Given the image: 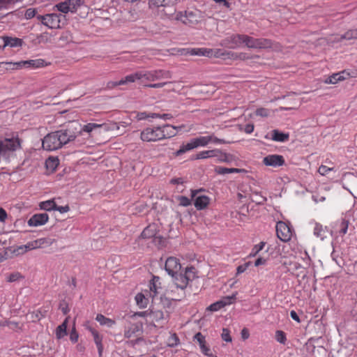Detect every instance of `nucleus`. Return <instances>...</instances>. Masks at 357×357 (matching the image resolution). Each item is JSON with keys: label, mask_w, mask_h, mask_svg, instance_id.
Here are the masks:
<instances>
[{"label": "nucleus", "mask_w": 357, "mask_h": 357, "mask_svg": "<svg viewBox=\"0 0 357 357\" xmlns=\"http://www.w3.org/2000/svg\"><path fill=\"white\" fill-rule=\"evenodd\" d=\"M56 207V204L55 203L54 199H50V200H47L45 202H42L40 204V208L43 210L47 211H50L52 210L55 211Z\"/></svg>", "instance_id": "obj_34"}, {"label": "nucleus", "mask_w": 357, "mask_h": 357, "mask_svg": "<svg viewBox=\"0 0 357 357\" xmlns=\"http://www.w3.org/2000/svg\"><path fill=\"white\" fill-rule=\"evenodd\" d=\"M24 63H25V61H21L15 62V63L9 62V63H6V64L12 66V68L14 69V68H22L23 67L26 68V64Z\"/></svg>", "instance_id": "obj_51"}, {"label": "nucleus", "mask_w": 357, "mask_h": 357, "mask_svg": "<svg viewBox=\"0 0 357 357\" xmlns=\"http://www.w3.org/2000/svg\"><path fill=\"white\" fill-rule=\"evenodd\" d=\"M78 126V123L74 121L69 123L64 129L47 134L43 139V148L49 151H55L75 140L79 132Z\"/></svg>", "instance_id": "obj_1"}, {"label": "nucleus", "mask_w": 357, "mask_h": 357, "mask_svg": "<svg viewBox=\"0 0 357 357\" xmlns=\"http://www.w3.org/2000/svg\"><path fill=\"white\" fill-rule=\"evenodd\" d=\"M178 339L176 335L174 333L172 335L171 338L169 340V345L171 347H174L178 344Z\"/></svg>", "instance_id": "obj_64"}, {"label": "nucleus", "mask_w": 357, "mask_h": 357, "mask_svg": "<svg viewBox=\"0 0 357 357\" xmlns=\"http://www.w3.org/2000/svg\"><path fill=\"white\" fill-rule=\"evenodd\" d=\"M195 148H196V145L195 144V142L192 139L187 144L182 145L180 149L174 153V155L176 156H179L186 151H190Z\"/></svg>", "instance_id": "obj_30"}, {"label": "nucleus", "mask_w": 357, "mask_h": 357, "mask_svg": "<svg viewBox=\"0 0 357 357\" xmlns=\"http://www.w3.org/2000/svg\"><path fill=\"white\" fill-rule=\"evenodd\" d=\"M77 127L78 134H82L83 132L88 133L89 135L94 137L98 135L105 134L108 132H113L114 135H121L119 131V126L116 123H102L98 124L96 123H89L82 127L79 124Z\"/></svg>", "instance_id": "obj_2"}, {"label": "nucleus", "mask_w": 357, "mask_h": 357, "mask_svg": "<svg viewBox=\"0 0 357 357\" xmlns=\"http://www.w3.org/2000/svg\"><path fill=\"white\" fill-rule=\"evenodd\" d=\"M185 128L184 125L180 126H173L169 124L160 127L162 134L164 135L163 139L170 138L176 135L178 131H181Z\"/></svg>", "instance_id": "obj_16"}, {"label": "nucleus", "mask_w": 357, "mask_h": 357, "mask_svg": "<svg viewBox=\"0 0 357 357\" xmlns=\"http://www.w3.org/2000/svg\"><path fill=\"white\" fill-rule=\"evenodd\" d=\"M2 39L4 43V46L19 47L22 45V40L18 38L3 36Z\"/></svg>", "instance_id": "obj_24"}, {"label": "nucleus", "mask_w": 357, "mask_h": 357, "mask_svg": "<svg viewBox=\"0 0 357 357\" xmlns=\"http://www.w3.org/2000/svg\"><path fill=\"white\" fill-rule=\"evenodd\" d=\"M135 80H140L139 71V72H136L135 73L127 75L123 79H121L119 81V84H121V85L126 84H128V83H132Z\"/></svg>", "instance_id": "obj_31"}, {"label": "nucleus", "mask_w": 357, "mask_h": 357, "mask_svg": "<svg viewBox=\"0 0 357 357\" xmlns=\"http://www.w3.org/2000/svg\"><path fill=\"white\" fill-rule=\"evenodd\" d=\"M222 338L224 341L227 342H231V337L230 336L229 331L227 328H223L222 333Z\"/></svg>", "instance_id": "obj_50"}, {"label": "nucleus", "mask_w": 357, "mask_h": 357, "mask_svg": "<svg viewBox=\"0 0 357 357\" xmlns=\"http://www.w3.org/2000/svg\"><path fill=\"white\" fill-rule=\"evenodd\" d=\"M45 314H43L40 310L29 312L26 314V319L30 322H36L40 320Z\"/></svg>", "instance_id": "obj_27"}, {"label": "nucleus", "mask_w": 357, "mask_h": 357, "mask_svg": "<svg viewBox=\"0 0 357 357\" xmlns=\"http://www.w3.org/2000/svg\"><path fill=\"white\" fill-rule=\"evenodd\" d=\"M70 317H67L63 322L56 329V337L57 339H61L67 335V326Z\"/></svg>", "instance_id": "obj_20"}, {"label": "nucleus", "mask_w": 357, "mask_h": 357, "mask_svg": "<svg viewBox=\"0 0 357 357\" xmlns=\"http://www.w3.org/2000/svg\"><path fill=\"white\" fill-rule=\"evenodd\" d=\"M333 170V168H330V167H328L325 165H321L319 167V169H318V172L321 174V175H326L327 174V173L330 171Z\"/></svg>", "instance_id": "obj_57"}, {"label": "nucleus", "mask_w": 357, "mask_h": 357, "mask_svg": "<svg viewBox=\"0 0 357 357\" xmlns=\"http://www.w3.org/2000/svg\"><path fill=\"white\" fill-rule=\"evenodd\" d=\"M165 267L168 274L174 277L181 270V266L178 259L170 257L166 260Z\"/></svg>", "instance_id": "obj_12"}, {"label": "nucleus", "mask_w": 357, "mask_h": 357, "mask_svg": "<svg viewBox=\"0 0 357 357\" xmlns=\"http://www.w3.org/2000/svg\"><path fill=\"white\" fill-rule=\"evenodd\" d=\"M58 165H59V160L56 158H50L46 161V166H47V167L48 169H51L52 170L56 169V167H57Z\"/></svg>", "instance_id": "obj_47"}, {"label": "nucleus", "mask_w": 357, "mask_h": 357, "mask_svg": "<svg viewBox=\"0 0 357 357\" xmlns=\"http://www.w3.org/2000/svg\"><path fill=\"white\" fill-rule=\"evenodd\" d=\"M264 242H261L259 244L255 245L250 255L255 256L259 251H261L264 248Z\"/></svg>", "instance_id": "obj_52"}, {"label": "nucleus", "mask_w": 357, "mask_h": 357, "mask_svg": "<svg viewBox=\"0 0 357 357\" xmlns=\"http://www.w3.org/2000/svg\"><path fill=\"white\" fill-rule=\"evenodd\" d=\"M44 61L41 59L25 61L26 68H38L43 66Z\"/></svg>", "instance_id": "obj_42"}, {"label": "nucleus", "mask_w": 357, "mask_h": 357, "mask_svg": "<svg viewBox=\"0 0 357 357\" xmlns=\"http://www.w3.org/2000/svg\"><path fill=\"white\" fill-rule=\"evenodd\" d=\"M215 172L218 174H226L231 173H239V172H245V170L243 169H238V168H227L222 167H217L215 169Z\"/></svg>", "instance_id": "obj_25"}, {"label": "nucleus", "mask_w": 357, "mask_h": 357, "mask_svg": "<svg viewBox=\"0 0 357 357\" xmlns=\"http://www.w3.org/2000/svg\"><path fill=\"white\" fill-rule=\"evenodd\" d=\"M138 331L137 327L135 326L134 328H130L128 330L125 331L124 336L126 338H130L132 335L135 333V331Z\"/></svg>", "instance_id": "obj_59"}, {"label": "nucleus", "mask_w": 357, "mask_h": 357, "mask_svg": "<svg viewBox=\"0 0 357 357\" xmlns=\"http://www.w3.org/2000/svg\"><path fill=\"white\" fill-rule=\"evenodd\" d=\"M252 202H255L258 205H262L266 202V197L262 196L258 192H253L250 195Z\"/></svg>", "instance_id": "obj_33"}, {"label": "nucleus", "mask_w": 357, "mask_h": 357, "mask_svg": "<svg viewBox=\"0 0 357 357\" xmlns=\"http://www.w3.org/2000/svg\"><path fill=\"white\" fill-rule=\"evenodd\" d=\"M81 2V0H66L56 4L54 8L62 13H75Z\"/></svg>", "instance_id": "obj_7"}, {"label": "nucleus", "mask_w": 357, "mask_h": 357, "mask_svg": "<svg viewBox=\"0 0 357 357\" xmlns=\"http://www.w3.org/2000/svg\"><path fill=\"white\" fill-rule=\"evenodd\" d=\"M223 56H227L229 59L232 60H237V53L234 52H225L222 54Z\"/></svg>", "instance_id": "obj_61"}, {"label": "nucleus", "mask_w": 357, "mask_h": 357, "mask_svg": "<svg viewBox=\"0 0 357 357\" xmlns=\"http://www.w3.org/2000/svg\"><path fill=\"white\" fill-rule=\"evenodd\" d=\"M244 34H234L222 40L221 45L228 48L235 49L239 47L245 41Z\"/></svg>", "instance_id": "obj_8"}, {"label": "nucleus", "mask_w": 357, "mask_h": 357, "mask_svg": "<svg viewBox=\"0 0 357 357\" xmlns=\"http://www.w3.org/2000/svg\"><path fill=\"white\" fill-rule=\"evenodd\" d=\"M24 278V276L22 275L20 272H14L8 275L6 278V281L8 282H17L20 280Z\"/></svg>", "instance_id": "obj_41"}, {"label": "nucleus", "mask_w": 357, "mask_h": 357, "mask_svg": "<svg viewBox=\"0 0 357 357\" xmlns=\"http://www.w3.org/2000/svg\"><path fill=\"white\" fill-rule=\"evenodd\" d=\"M149 316L153 321L156 322H158L164 319L163 312L159 310H151L149 313Z\"/></svg>", "instance_id": "obj_35"}, {"label": "nucleus", "mask_w": 357, "mask_h": 357, "mask_svg": "<svg viewBox=\"0 0 357 357\" xmlns=\"http://www.w3.org/2000/svg\"><path fill=\"white\" fill-rule=\"evenodd\" d=\"M213 135L210 136H203L199 137L195 139H193V141L195 142V144L196 145V148L198 146H206L210 142L212 141Z\"/></svg>", "instance_id": "obj_29"}, {"label": "nucleus", "mask_w": 357, "mask_h": 357, "mask_svg": "<svg viewBox=\"0 0 357 357\" xmlns=\"http://www.w3.org/2000/svg\"><path fill=\"white\" fill-rule=\"evenodd\" d=\"M51 243L49 242L46 238H40L36 241L29 242L27 244L24 245L26 252L33 249L42 248L44 245H50Z\"/></svg>", "instance_id": "obj_19"}, {"label": "nucleus", "mask_w": 357, "mask_h": 357, "mask_svg": "<svg viewBox=\"0 0 357 357\" xmlns=\"http://www.w3.org/2000/svg\"><path fill=\"white\" fill-rule=\"evenodd\" d=\"M197 191L192 190V198L194 199V205L197 210L205 208L209 204V198L205 195L196 197Z\"/></svg>", "instance_id": "obj_15"}, {"label": "nucleus", "mask_w": 357, "mask_h": 357, "mask_svg": "<svg viewBox=\"0 0 357 357\" xmlns=\"http://www.w3.org/2000/svg\"><path fill=\"white\" fill-rule=\"evenodd\" d=\"M155 235L154 226H149L142 232L141 236L143 238H153Z\"/></svg>", "instance_id": "obj_37"}, {"label": "nucleus", "mask_w": 357, "mask_h": 357, "mask_svg": "<svg viewBox=\"0 0 357 357\" xmlns=\"http://www.w3.org/2000/svg\"><path fill=\"white\" fill-rule=\"evenodd\" d=\"M342 40H357V28L351 29L346 31L344 34L340 36L337 41H341Z\"/></svg>", "instance_id": "obj_26"}, {"label": "nucleus", "mask_w": 357, "mask_h": 357, "mask_svg": "<svg viewBox=\"0 0 357 357\" xmlns=\"http://www.w3.org/2000/svg\"><path fill=\"white\" fill-rule=\"evenodd\" d=\"M78 333L76 331L75 326L73 327L72 331L70 334V339L73 342H76L78 340Z\"/></svg>", "instance_id": "obj_54"}, {"label": "nucleus", "mask_w": 357, "mask_h": 357, "mask_svg": "<svg viewBox=\"0 0 357 357\" xmlns=\"http://www.w3.org/2000/svg\"><path fill=\"white\" fill-rule=\"evenodd\" d=\"M173 291L174 289L168 290L164 296L160 297L161 303L164 307L169 309L172 307V302L181 300L179 297L172 294Z\"/></svg>", "instance_id": "obj_18"}, {"label": "nucleus", "mask_w": 357, "mask_h": 357, "mask_svg": "<svg viewBox=\"0 0 357 357\" xmlns=\"http://www.w3.org/2000/svg\"><path fill=\"white\" fill-rule=\"evenodd\" d=\"M259 58L260 56L259 55H249L245 52L237 53V60L245 61L248 59H256Z\"/></svg>", "instance_id": "obj_45"}, {"label": "nucleus", "mask_w": 357, "mask_h": 357, "mask_svg": "<svg viewBox=\"0 0 357 357\" xmlns=\"http://www.w3.org/2000/svg\"><path fill=\"white\" fill-rule=\"evenodd\" d=\"M90 331H91L94 342L98 347L99 356H101L103 350V346L102 344V337L100 336V335L96 331L91 328L90 329Z\"/></svg>", "instance_id": "obj_28"}, {"label": "nucleus", "mask_w": 357, "mask_h": 357, "mask_svg": "<svg viewBox=\"0 0 357 357\" xmlns=\"http://www.w3.org/2000/svg\"><path fill=\"white\" fill-rule=\"evenodd\" d=\"M49 219L47 213H38L33 215L29 220L28 225L31 227H38L45 225Z\"/></svg>", "instance_id": "obj_17"}, {"label": "nucleus", "mask_w": 357, "mask_h": 357, "mask_svg": "<svg viewBox=\"0 0 357 357\" xmlns=\"http://www.w3.org/2000/svg\"><path fill=\"white\" fill-rule=\"evenodd\" d=\"M263 163L266 166L277 167L284 164V159L280 155H268L264 158Z\"/></svg>", "instance_id": "obj_14"}, {"label": "nucleus", "mask_w": 357, "mask_h": 357, "mask_svg": "<svg viewBox=\"0 0 357 357\" xmlns=\"http://www.w3.org/2000/svg\"><path fill=\"white\" fill-rule=\"evenodd\" d=\"M289 139V134L279 132L278 130H273L272 139L277 142H285Z\"/></svg>", "instance_id": "obj_32"}, {"label": "nucleus", "mask_w": 357, "mask_h": 357, "mask_svg": "<svg viewBox=\"0 0 357 357\" xmlns=\"http://www.w3.org/2000/svg\"><path fill=\"white\" fill-rule=\"evenodd\" d=\"M176 20L181 21L186 25L194 24L198 22L197 15L193 11H185L184 13L179 12L176 14Z\"/></svg>", "instance_id": "obj_11"}, {"label": "nucleus", "mask_w": 357, "mask_h": 357, "mask_svg": "<svg viewBox=\"0 0 357 357\" xmlns=\"http://www.w3.org/2000/svg\"><path fill=\"white\" fill-rule=\"evenodd\" d=\"M236 293L231 296L222 297L220 300L212 303L207 307V310L216 312L227 305L232 303L236 299Z\"/></svg>", "instance_id": "obj_9"}, {"label": "nucleus", "mask_w": 357, "mask_h": 357, "mask_svg": "<svg viewBox=\"0 0 357 357\" xmlns=\"http://www.w3.org/2000/svg\"><path fill=\"white\" fill-rule=\"evenodd\" d=\"M220 153V150L214 149V150H208V151H203L197 153L194 159H205L213 157H218V153Z\"/></svg>", "instance_id": "obj_22"}, {"label": "nucleus", "mask_w": 357, "mask_h": 357, "mask_svg": "<svg viewBox=\"0 0 357 357\" xmlns=\"http://www.w3.org/2000/svg\"><path fill=\"white\" fill-rule=\"evenodd\" d=\"M26 252V250H25V248H24V245H20V246H18L16 248H15L13 251V253L15 255V256H18V255H23L24 253Z\"/></svg>", "instance_id": "obj_56"}, {"label": "nucleus", "mask_w": 357, "mask_h": 357, "mask_svg": "<svg viewBox=\"0 0 357 357\" xmlns=\"http://www.w3.org/2000/svg\"><path fill=\"white\" fill-rule=\"evenodd\" d=\"M326 231L323 229L322 226L318 223L315 224L314 228V234L323 239L325 237Z\"/></svg>", "instance_id": "obj_43"}, {"label": "nucleus", "mask_w": 357, "mask_h": 357, "mask_svg": "<svg viewBox=\"0 0 357 357\" xmlns=\"http://www.w3.org/2000/svg\"><path fill=\"white\" fill-rule=\"evenodd\" d=\"M160 126L147 128L141 132V139L144 142H155L163 139Z\"/></svg>", "instance_id": "obj_6"}, {"label": "nucleus", "mask_w": 357, "mask_h": 357, "mask_svg": "<svg viewBox=\"0 0 357 357\" xmlns=\"http://www.w3.org/2000/svg\"><path fill=\"white\" fill-rule=\"evenodd\" d=\"M135 301L140 308H144L147 305L148 299L145 297L144 294H137L135 296Z\"/></svg>", "instance_id": "obj_38"}, {"label": "nucleus", "mask_w": 357, "mask_h": 357, "mask_svg": "<svg viewBox=\"0 0 357 357\" xmlns=\"http://www.w3.org/2000/svg\"><path fill=\"white\" fill-rule=\"evenodd\" d=\"M178 199L180 205L183 206H188L191 204L190 200L185 196H180L178 197Z\"/></svg>", "instance_id": "obj_53"}, {"label": "nucleus", "mask_w": 357, "mask_h": 357, "mask_svg": "<svg viewBox=\"0 0 357 357\" xmlns=\"http://www.w3.org/2000/svg\"><path fill=\"white\" fill-rule=\"evenodd\" d=\"M6 326H8L11 328H13V329L22 330V326H20L19 325V323H17V322H15V321H6Z\"/></svg>", "instance_id": "obj_60"}, {"label": "nucleus", "mask_w": 357, "mask_h": 357, "mask_svg": "<svg viewBox=\"0 0 357 357\" xmlns=\"http://www.w3.org/2000/svg\"><path fill=\"white\" fill-rule=\"evenodd\" d=\"M152 242L157 246L161 247L164 245L165 239L160 235L154 236Z\"/></svg>", "instance_id": "obj_49"}, {"label": "nucleus", "mask_w": 357, "mask_h": 357, "mask_svg": "<svg viewBox=\"0 0 357 357\" xmlns=\"http://www.w3.org/2000/svg\"><path fill=\"white\" fill-rule=\"evenodd\" d=\"M217 158H218V160L220 161L227 162V163L231 162L234 160L233 155H231L230 154L222 153L220 151V153H218V157H217Z\"/></svg>", "instance_id": "obj_44"}, {"label": "nucleus", "mask_w": 357, "mask_h": 357, "mask_svg": "<svg viewBox=\"0 0 357 357\" xmlns=\"http://www.w3.org/2000/svg\"><path fill=\"white\" fill-rule=\"evenodd\" d=\"M195 278V268L192 266L188 267L185 269L184 275L180 276V279L182 280V282H177V284L180 286L181 290H183L187 287L188 282L194 280Z\"/></svg>", "instance_id": "obj_13"}, {"label": "nucleus", "mask_w": 357, "mask_h": 357, "mask_svg": "<svg viewBox=\"0 0 357 357\" xmlns=\"http://www.w3.org/2000/svg\"><path fill=\"white\" fill-rule=\"evenodd\" d=\"M139 77L142 82H155L163 79H171L172 74L170 71L163 70L139 71Z\"/></svg>", "instance_id": "obj_4"}, {"label": "nucleus", "mask_w": 357, "mask_h": 357, "mask_svg": "<svg viewBox=\"0 0 357 357\" xmlns=\"http://www.w3.org/2000/svg\"><path fill=\"white\" fill-rule=\"evenodd\" d=\"M190 52L191 55L209 56L212 53V50H207V49H203V48H198V49H192Z\"/></svg>", "instance_id": "obj_39"}, {"label": "nucleus", "mask_w": 357, "mask_h": 357, "mask_svg": "<svg viewBox=\"0 0 357 357\" xmlns=\"http://www.w3.org/2000/svg\"><path fill=\"white\" fill-rule=\"evenodd\" d=\"M276 234L278 237L284 242L290 240L291 236V231L289 226L281 221L276 225Z\"/></svg>", "instance_id": "obj_10"}, {"label": "nucleus", "mask_w": 357, "mask_h": 357, "mask_svg": "<svg viewBox=\"0 0 357 357\" xmlns=\"http://www.w3.org/2000/svg\"><path fill=\"white\" fill-rule=\"evenodd\" d=\"M181 275H183L182 273H177L176 275H175V276L174 278H175V283H174V287H172V289H174L176 290L178 289H180V286H178L177 284V282H182V280L180 279V276Z\"/></svg>", "instance_id": "obj_58"}, {"label": "nucleus", "mask_w": 357, "mask_h": 357, "mask_svg": "<svg viewBox=\"0 0 357 357\" xmlns=\"http://www.w3.org/2000/svg\"><path fill=\"white\" fill-rule=\"evenodd\" d=\"M155 278H154L153 282L150 283L149 292V297L152 298L153 299L159 294L158 287H157Z\"/></svg>", "instance_id": "obj_40"}, {"label": "nucleus", "mask_w": 357, "mask_h": 357, "mask_svg": "<svg viewBox=\"0 0 357 357\" xmlns=\"http://www.w3.org/2000/svg\"><path fill=\"white\" fill-rule=\"evenodd\" d=\"M245 45L251 49H268L272 47V41L266 38H255L250 36H245Z\"/></svg>", "instance_id": "obj_5"}, {"label": "nucleus", "mask_w": 357, "mask_h": 357, "mask_svg": "<svg viewBox=\"0 0 357 357\" xmlns=\"http://www.w3.org/2000/svg\"><path fill=\"white\" fill-rule=\"evenodd\" d=\"M37 19L40 20L43 24L50 29H59L66 22L65 15L56 13L38 15Z\"/></svg>", "instance_id": "obj_3"}, {"label": "nucleus", "mask_w": 357, "mask_h": 357, "mask_svg": "<svg viewBox=\"0 0 357 357\" xmlns=\"http://www.w3.org/2000/svg\"><path fill=\"white\" fill-rule=\"evenodd\" d=\"M275 339L278 342L284 344L287 340L286 335L282 331H277L275 332Z\"/></svg>", "instance_id": "obj_46"}, {"label": "nucleus", "mask_w": 357, "mask_h": 357, "mask_svg": "<svg viewBox=\"0 0 357 357\" xmlns=\"http://www.w3.org/2000/svg\"><path fill=\"white\" fill-rule=\"evenodd\" d=\"M348 228V221L343 220L341 223V229L340 230V233L342 234H345L347 233Z\"/></svg>", "instance_id": "obj_62"}, {"label": "nucleus", "mask_w": 357, "mask_h": 357, "mask_svg": "<svg viewBox=\"0 0 357 357\" xmlns=\"http://www.w3.org/2000/svg\"><path fill=\"white\" fill-rule=\"evenodd\" d=\"M175 84H176V82H159V83H155V84H146L145 86L149 87V88L158 89V88H162V87H164L166 86L168 87V89H167L168 91H176V89L174 86V85Z\"/></svg>", "instance_id": "obj_23"}, {"label": "nucleus", "mask_w": 357, "mask_h": 357, "mask_svg": "<svg viewBox=\"0 0 357 357\" xmlns=\"http://www.w3.org/2000/svg\"><path fill=\"white\" fill-rule=\"evenodd\" d=\"M250 262H248V263H245L243 265H240L237 267V274H241L242 273H243L247 268L250 265Z\"/></svg>", "instance_id": "obj_63"}, {"label": "nucleus", "mask_w": 357, "mask_h": 357, "mask_svg": "<svg viewBox=\"0 0 357 357\" xmlns=\"http://www.w3.org/2000/svg\"><path fill=\"white\" fill-rule=\"evenodd\" d=\"M36 10L34 8H29L25 11L24 17L26 19H31L36 15Z\"/></svg>", "instance_id": "obj_55"}, {"label": "nucleus", "mask_w": 357, "mask_h": 357, "mask_svg": "<svg viewBox=\"0 0 357 357\" xmlns=\"http://www.w3.org/2000/svg\"><path fill=\"white\" fill-rule=\"evenodd\" d=\"M255 114L257 116H259L261 117H268L270 114V112L268 109L261 107L257 109V110L255 111Z\"/></svg>", "instance_id": "obj_48"}, {"label": "nucleus", "mask_w": 357, "mask_h": 357, "mask_svg": "<svg viewBox=\"0 0 357 357\" xmlns=\"http://www.w3.org/2000/svg\"><path fill=\"white\" fill-rule=\"evenodd\" d=\"M96 321H98L101 325L107 326L108 327H112L114 324L115 321L105 317L104 315L99 314L96 316Z\"/></svg>", "instance_id": "obj_36"}, {"label": "nucleus", "mask_w": 357, "mask_h": 357, "mask_svg": "<svg viewBox=\"0 0 357 357\" xmlns=\"http://www.w3.org/2000/svg\"><path fill=\"white\" fill-rule=\"evenodd\" d=\"M347 74V76H349V74L348 73H346L345 71H342L341 73H335L333 75L328 77L325 80L326 84H336L340 81H342L346 79V77H343V75Z\"/></svg>", "instance_id": "obj_21"}]
</instances>
